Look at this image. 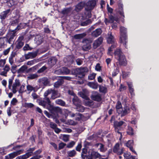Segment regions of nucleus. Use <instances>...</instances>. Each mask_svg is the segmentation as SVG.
I'll return each mask as SVG.
<instances>
[{
	"label": "nucleus",
	"instance_id": "1",
	"mask_svg": "<svg viewBox=\"0 0 159 159\" xmlns=\"http://www.w3.org/2000/svg\"><path fill=\"white\" fill-rule=\"evenodd\" d=\"M96 3L95 0H91L88 1L85 4V10L86 12L85 13L84 15L82 16L84 18H89L91 17V11L94 7Z\"/></svg>",
	"mask_w": 159,
	"mask_h": 159
},
{
	"label": "nucleus",
	"instance_id": "2",
	"mask_svg": "<svg viewBox=\"0 0 159 159\" xmlns=\"http://www.w3.org/2000/svg\"><path fill=\"white\" fill-rule=\"evenodd\" d=\"M107 41L108 43L114 44L111 45L108 49V54L111 55L112 53V51L116 47V44L115 43V39L113 36L112 35L111 32H109L107 34Z\"/></svg>",
	"mask_w": 159,
	"mask_h": 159
},
{
	"label": "nucleus",
	"instance_id": "3",
	"mask_svg": "<svg viewBox=\"0 0 159 159\" xmlns=\"http://www.w3.org/2000/svg\"><path fill=\"white\" fill-rule=\"evenodd\" d=\"M26 24L25 23H20L18 25L15 29L12 31L11 32L10 34V37L8 40H7L9 44H12L13 42L14 38L15 36L16 32L21 29L25 28Z\"/></svg>",
	"mask_w": 159,
	"mask_h": 159
},
{
	"label": "nucleus",
	"instance_id": "4",
	"mask_svg": "<svg viewBox=\"0 0 159 159\" xmlns=\"http://www.w3.org/2000/svg\"><path fill=\"white\" fill-rule=\"evenodd\" d=\"M120 41L121 43L123 44L124 46L126 48L127 38L126 37L127 29L123 26L120 27Z\"/></svg>",
	"mask_w": 159,
	"mask_h": 159
},
{
	"label": "nucleus",
	"instance_id": "5",
	"mask_svg": "<svg viewBox=\"0 0 159 159\" xmlns=\"http://www.w3.org/2000/svg\"><path fill=\"white\" fill-rule=\"evenodd\" d=\"M38 102L39 105L45 108L48 109H50L52 108L51 102L48 98H44L43 100H38Z\"/></svg>",
	"mask_w": 159,
	"mask_h": 159
},
{
	"label": "nucleus",
	"instance_id": "6",
	"mask_svg": "<svg viewBox=\"0 0 159 159\" xmlns=\"http://www.w3.org/2000/svg\"><path fill=\"white\" fill-rule=\"evenodd\" d=\"M88 69L87 67H80L79 69L73 70H72L71 72L72 74L77 73L81 75L82 77H84L85 73L88 72Z\"/></svg>",
	"mask_w": 159,
	"mask_h": 159
},
{
	"label": "nucleus",
	"instance_id": "7",
	"mask_svg": "<svg viewBox=\"0 0 159 159\" xmlns=\"http://www.w3.org/2000/svg\"><path fill=\"white\" fill-rule=\"evenodd\" d=\"M34 150V148H30L28 150L25 154L18 157L16 159H26L32 155L33 152Z\"/></svg>",
	"mask_w": 159,
	"mask_h": 159
},
{
	"label": "nucleus",
	"instance_id": "8",
	"mask_svg": "<svg viewBox=\"0 0 159 159\" xmlns=\"http://www.w3.org/2000/svg\"><path fill=\"white\" fill-rule=\"evenodd\" d=\"M92 42V40L90 39H85L83 41L84 44L83 46V49L85 51H87L91 48L90 43Z\"/></svg>",
	"mask_w": 159,
	"mask_h": 159
},
{
	"label": "nucleus",
	"instance_id": "9",
	"mask_svg": "<svg viewBox=\"0 0 159 159\" xmlns=\"http://www.w3.org/2000/svg\"><path fill=\"white\" fill-rule=\"evenodd\" d=\"M57 112L61 114L63 116V117H64L65 119L67 118V117L68 115H69L71 116V114L72 113L71 112L66 109L61 110L59 107L57 108Z\"/></svg>",
	"mask_w": 159,
	"mask_h": 159
},
{
	"label": "nucleus",
	"instance_id": "10",
	"mask_svg": "<svg viewBox=\"0 0 159 159\" xmlns=\"http://www.w3.org/2000/svg\"><path fill=\"white\" fill-rule=\"evenodd\" d=\"M70 71L67 68L63 67L61 68L56 70L55 73L57 74L68 75L70 73Z\"/></svg>",
	"mask_w": 159,
	"mask_h": 159
},
{
	"label": "nucleus",
	"instance_id": "11",
	"mask_svg": "<svg viewBox=\"0 0 159 159\" xmlns=\"http://www.w3.org/2000/svg\"><path fill=\"white\" fill-rule=\"evenodd\" d=\"M124 123V122L122 121H120V122H115L114 124L115 131L120 135V137L119 138L120 140L121 139L122 135V133L119 131V129L120 128V127Z\"/></svg>",
	"mask_w": 159,
	"mask_h": 159
},
{
	"label": "nucleus",
	"instance_id": "12",
	"mask_svg": "<svg viewBox=\"0 0 159 159\" xmlns=\"http://www.w3.org/2000/svg\"><path fill=\"white\" fill-rule=\"evenodd\" d=\"M20 85V83L19 80L16 79L15 82H14L11 87V89H10L14 93H15L18 90V88Z\"/></svg>",
	"mask_w": 159,
	"mask_h": 159
},
{
	"label": "nucleus",
	"instance_id": "13",
	"mask_svg": "<svg viewBox=\"0 0 159 159\" xmlns=\"http://www.w3.org/2000/svg\"><path fill=\"white\" fill-rule=\"evenodd\" d=\"M114 55L116 58L118 60H124L125 59V56L119 49H117L115 52Z\"/></svg>",
	"mask_w": 159,
	"mask_h": 159
},
{
	"label": "nucleus",
	"instance_id": "14",
	"mask_svg": "<svg viewBox=\"0 0 159 159\" xmlns=\"http://www.w3.org/2000/svg\"><path fill=\"white\" fill-rule=\"evenodd\" d=\"M115 21L117 23H119L120 22L119 18L116 17H114L111 16L109 17V20L105 18V19L104 22L107 25L109 23H114Z\"/></svg>",
	"mask_w": 159,
	"mask_h": 159
},
{
	"label": "nucleus",
	"instance_id": "15",
	"mask_svg": "<svg viewBox=\"0 0 159 159\" xmlns=\"http://www.w3.org/2000/svg\"><path fill=\"white\" fill-rule=\"evenodd\" d=\"M11 13V9H8L5 11L2 12L0 14V18L1 20V22H2L7 17L9 13Z\"/></svg>",
	"mask_w": 159,
	"mask_h": 159
},
{
	"label": "nucleus",
	"instance_id": "16",
	"mask_svg": "<svg viewBox=\"0 0 159 159\" xmlns=\"http://www.w3.org/2000/svg\"><path fill=\"white\" fill-rule=\"evenodd\" d=\"M24 37L23 36L19 37L16 42V47L18 49L20 48L24 45L23 40Z\"/></svg>",
	"mask_w": 159,
	"mask_h": 159
},
{
	"label": "nucleus",
	"instance_id": "17",
	"mask_svg": "<svg viewBox=\"0 0 159 159\" xmlns=\"http://www.w3.org/2000/svg\"><path fill=\"white\" fill-rule=\"evenodd\" d=\"M113 151L114 153H116L117 154L120 155L123 153V148L120 149L119 144L117 143L113 148Z\"/></svg>",
	"mask_w": 159,
	"mask_h": 159
},
{
	"label": "nucleus",
	"instance_id": "18",
	"mask_svg": "<svg viewBox=\"0 0 159 159\" xmlns=\"http://www.w3.org/2000/svg\"><path fill=\"white\" fill-rule=\"evenodd\" d=\"M103 39L100 37L95 40L93 43V47L94 49H96L99 47L102 43Z\"/></svg>",
	"mask_w": 159,
	"mask_h": 159
},
{
	"label": "nucleus",
	"instance_id": "19",
	"mask_svg": "<svg viewBox=\"0 0 159 159\" xmlns=\"http://www.w3.org/2000/svg\"><path fill=\"white\" fill-rule=\"evenodd\" d=\"M89 154L91 155L93 158H95L100 157L101 156L99 153L93 149H90L89 152Z\"/></svg>",
	"mask_w": 159,
	"mask_h": 159
},
{
	"label": "nucleus",
	"instance_id": "20",
	"mask_svg": "<svg viewBox=\"0 0 159 159\" xmlns=\"http://www.w3.org/2000/svg\"><path fill=\"white\" fill-rule=\"evenodd\" d=\"M95 146L98 148V149L101 152H104L107 150V148L104 144L101 143H98L95 144Z\"/></svg>",
	"mask_w": 159,
	"mask_h": 159
},
{
	"label": "nucleus",
	"instance_id": "21",
	"mask_svg": "<svg viewBox=\"0 0 159 159\" xmlns=\"http://www.w3.org/2000/svg\"><path fill=\"white\" fill-rule=\"evenodd\" d=\"M85 2H81L75 6V10L77 11H79L82 10L85 6Z\"/></svg>",
	"mask_w": 159,
	"mask_h": 159
},
{
	"label": "nucleus",
	"instance_id": "22",
	"mask_svg": "<svg viewBox=\"0 0 159 159\" xmlns=\"http://www.w3.org/2000/svg\"><path fill=\"white\" fill-rule=\"evenodd\" d=\"M39 82L44 86L49 85L50 81L46 77H43L39 80Z\"/></svg>",
	"mask_w": 159,
	"mask_h": 159
},
{
	"label": "nucleus",
	"instance_id": "23",
	"mask_svg": "<svg viewBox=\"0 0 159 159\" xmlns=\"http://www.w3.org/2000/svg\"><path fill=\"white\" fill-rule=\"evenodd\" d=\"M92 98L93 100L97 101H99L101 99L100 95L98 93L96 92L93 93Z\"/></svg>",
	"mask_w": 159,
	"mask_h": 159
},
{
	"label": "nucleus",
	"instance_id": "24",
	"mask_svg": "<svg viewBox=\"0 0 159 159\" xmlns=\"http://www.w3.org/2000/svg\"><path fill=\"white\" fill-rule=\"evenodd\" d=\"M88 92L86 89H84L83 90V92H80L78 93L84 99L88 98Z\"/></svg>",
	"mask_w": 159,
	"mask_h": 159
},
{
	"label": "nucleus",
	"instance_id": "25",
	"mask_svg": "<svg viewBox=\"0 0 159 159\" xmlns=\"http://www.w3.org/2000/svg\"><path fill=\"white\" fill-rule=\"evenodd\" d=\"M118 8L116 9V11L118 12L120 15L124 17V15L123 11V5L120 2H119L118 4Z\"/></svg>",
	"mask_w": 159,
	"mask_h": 159
},
{
	"label": "nucleus",
	"instance_id": "26",
	"mask_svg": "<svg viewBox=\"0 0 159 159\" xmlns=\"http://www.w3.org/2000/svg\"><path fill=\"white\" fill-rule=\"evenodd\" d=\"M37 51L30 52L25 55V58L26 59H33L37 56Z\"/></svg>",
	"mask_w": 159,
	"mask_h": 159
},
{
	"label": "nucleus",
	"instance_id": "27",
	"mask_svg": "<svg viewBox=\"0 0 159 159\" xmlns=\"http://www.w3.org/2000/svg\"><path fill=\"white\" fill-rule=\"evenodd\" d=\"M51 96L50 99H55L59 97L60 96V94L56 90L52 89V92H51Z\"/></svg>",
	"mask_w": 159,
	"mask_h": 159
},
{
	"label": "nucleus",
	"instance_id": "28",
	"mask_svg": "<svg viewBox=\"0 0 159 159\" xmlns=\"http://www.w3.org/2000/svg\"><path fill=\"white\" fill-rule=\"evenodd\" d=\"M7 39L5 37L0 38V48H3L6 45Z\"/></svg>",
	"mask_w": 159,
	"mask_h": 159
},
{
	"label": "nucleus",
	"instance_id": "29",
	"mask_svg": "<svg viewBox=\"0 0 159 159\" xmlns=\"http://www.w3.org/2000/svg\"><path fill=\"white\" fill-rule=\"evenodd\" d=\"M83 116L80 113H72L71 115V117H75V120H80V119L82 118Z\"/></svg>",
	"mask_w": 159,
	"mask_h": 159
},
{
	"label": "nucleus",
	"instance_id": "30",
	"mask_svg": "<svg viewBox=\"0 0 159 159\" xmlns=\"http://www.w3.org/2000/svg\"><path fill=\"white\" fill-rule=\"evenodd\" d=\"M127 84L128 86L129 90L131 95L133 96L134 95V89L133 88V85L132 82H128L127 83Z\"/></svg>",
	"mask_w": 159,
	"mask_h": 159
},
{
	"label": "nucleus",
	"instance_id": "31",
	"mask_svg": "<svg viewBox=\"0 0 159 159\" xmlns=\"http://www.w3.org/2000/svg\"><path fill=\"white\" fill-rule=\"evenodd\" d=\"M19 22V20L18 18L16 19L15 20H12L10 22V25L11 27H14L16 26H17L18 25H19L21 23L18 24ZM22 24L23 23H21Z\"/></svg>",
	"mask_w": 159,
	"mask_h": 159
},
{
	"label": "nucleus",
	"instance_id": "32",
	"mask_svg": "<svg viewBox=\"0 0 159 159\" xmlns=\"http://www.w3.org/2000/svg\"><path fill=\"white\" fill-rule=\"evenodd\" d=\"M102 32V30L100 29H97L92 32V36L96 37L100 35Z\"/></svg>",
	"mask_w": 159,
	"mask_h": 159
},
{
	"label": "nucleus",
	"instance_id": "33",
	"mask_svg": "<svg viewBox=\"0 0 159 159\" xmlns=\"http://www.w3.org/2000/svg\"><path fill=\"white\" fill-rule=\"evenodd\" d=\"M87 85L93 89H96L98 87V84L97 83L89 82L87 84Z\"/></svg>",
	"mask_w": 159,
	"mask_h": 159
},
{
	"label": "nucleus",
	"instance_id": "34",
	"mask_svg": "<svg viewBox=\"0 0 159 159\" xmlns=\"http://www.w3.org/2000/svg\"><path fill=\"white\" fill-rule=\"evenodd\" d=\"M116 111L118 114H120L121 113H122V106L120 102L119 101L117 102L116 105Z\"/></svg>",
	"mask_w": 159,
	"mask_h": 159
},
{
	"label": "nucleus",
	"instance_id": "35",
	"mask_svg": "<svg viewBox=\"0 0 159 159\" xmlns=\"http://www.w3.org/2000/svg\"><path fill=\"white\" fill-rule=\"evenodd\" d=\"M130 109L129 107L127 106L124 107L123 109L122 110V116H124L129 112Z\"/></svg>",
	"mask_w": 159,
	"mask_h": 159
},
{
	"label": "nucleus",
	"instance_id": "36",
	"mask_svg": "<svg viewBox=\"0 0 159 159\" xmlns=\"http://www.w3.org/2000/svg\"><path fill=\"white\" fill-rule=\"evenodd\" d=\"M21 150L17 151L9 154V155L10 156L11 159H12L16 156L20 154L21 153Z\"/></svg>",
	"mask_w": 159,
	"mask_h": 159
},
{
	"label": "nucleus",
	"instance_id": "37",
	"mask_svg": "<svg viewBox=\"0 0 159 159\" xmlns=\"http://www.w3.org/2000/svg\"><path fill=\"white\" fill-rule=\"evenodd\" d=\"M35 41L37 44H40L43 41L42 37L39 35L36 36L35 38Z\"/></svg>",
	"mask_w": 159,
	"mask_h": 159
},
{
	"label": "nucleus",
	"instance_id": "38",
	"mask_svg": "<svg viewBox=\"0 0 159 159\" xmlns=\"http://www.w3.org/2000/svg\"><path fill=\"white\" fill-rule=\"evenodd\" d=\"M84 103L85 106H89L92 105V101L90 100L89 98L88 97V98L84 99Z\"/></svg>",
	"mask_w": 159,
	"mask_h": 159
},
{
	"label": "nucleus",
	"instance_id": "39",
	"mask_svg": "<svg viewBox=\"0 0 159 159\" xmlns=\"http://www.w3.org/2000/svg\"><path fill=\"white\" fill-rule=\"evenodd\" d=\"M76 106V109L78 111L83 112L84 110V108L79 103L75 105Z\"/></svg>",
	"mask_w": 159,
	"mask_h": 159
},
{
	"label": "nucleus",
	"instance_id": "40",
	"mask_svg": "<svg viewBox=\"0 0 159 159\" xmlns=\"http://www.w3.org/2000/svg\"><path fill=\"white\" fill-rule=\"evenodd\" d=\"M86 35V34L83 33L81 34H77L74 36L75 38L76 39H80L83 38Z\"/></svg>",
	"mask_w": 159,
	"mask_h": 159
},
{
	"label": "nucleus",
	"instance_id": "41",
	"mask_svg": "<svg viewBox=\"0 0 159 159\" xmlns=\"http://www.w3.org/2000/svg\"><path fill=\"white\" fill-rule=\"evenodd\" d=\"M56 104L60 105L62 106H64L65 105V102L63 100L61 99H57L55 101Z\"/></svg>",
	"mask_w": 159,
	"mask_h": 159
},
{
	"label": "nucleus",
	"instance_id": "42",
	"mask_svg": "<svg viewBox=\"0 0 159 159\" xmlns=\"http://www.w3.org/2000/svg\"><path fill=\"white\" fill-rule=\"evenodd\" d=\"M73 97V98H72L73 102L75 105H76L80 103V101L76 96L75 95Z\"/></svg>",
	"mask_w": 159,
	"mask_h": 159
},
{
	"label": "nucleus",
	"instance_id": "43",
	"mask_svg": "<svg viewBox=\"0 0 159 159\" xmlns=\"http://www.w3.org/2000/svg\"><path fill=\"white\" fill-rule=\"evenodd\" d=\"M76 153V151L75 150L69 151L67 152L68 156L70 157H74Z\"/></svg>",
	"mask_w": 159,
	"mask_h": 159
},
{
	"label": "nucleus",
	"instance_id": "44",
	"mask_svg": "<svg viewBox=\"0 0 159 159\" xmlns=\"http://www.w3.org/2000/svg\"><path fill=\"white\" fill-rule=\"evenodd\" d=\"M99 88V91L101 93H105L107 92V89L105 87L102 86H100Z\"/></svg>",
	"mask_w": 159,
	"mask_h": 159
},
{
	"label": "nucleus",
	"instance_id": "45",
	"mask_svg": "<svg viewBox=\"0 0 159 159\" xmlns=\"http://www.w3.org/2000/svg\"><path fill=\"white\" fill-rule=\"evenodd\" d=\"M63 83V81L62 80H59L54 83V86L55 88H58Z\"/></svg>",
	"mask_w": 159,
	"mask_h": 159
},
{
	"label": "nucleus",
	"instance_id": "46",
	"mask_svg": "<svg viewBox=\"0 0 159 159\" xmlns=\"http://www.w3.org/2000/svg\"><path fill=\"white\" fill-rule=\"evenodd\" d=\"M26 89L27 91L29 92V93H30L31 91L34 90V87L31 85L28 84L26 86Z\"/></svg>",
	"mask_w": 159,
	"mask_h": 159
},
{
	"label": "nucleus",
	"instance_id": "47",
	"mask_svg": "<svg viewBox=\"0 0 159 159\" xmlns=\"http://www.w3.org/2000/svg\"><path fill=\"white\" fill-rule=\"evenodd\" d=\"M27 67L26 66H23L21 67L18 70V72L20 73H22L27 69Z\"/></svg>",
	"mask_w": 159,
	"mask_h": 159
},
{
	"label": "nucleus",
	"instance_id": "48",
	"mask_svg": "<svg viewBox=\"0 0 159 159\" xmlns=\"http://www.w3.org/2000/svg\"><path fill=\"white\" fill-rule=\"evenodd\" d=\"M51 92H52V89H48V90H46L44 94V98H48L47 96L50 94H51Z\"/></svg>",
	"mask_w": 159,
	"mask_h": 159
},
{
	"label": "nucleus",
	"instance_id": "49",
	"mask_svg": "<svg viewBox=\"0 0 159 159\" xmlns=\"http://www.w3.org/2000/svg\"><path fill=\"white\" fill-rule=\"evenodd\" d=\"M38 77V75L36 74H30L28 75L27 78L29 79H33Z\"/></svg>",
	"mask_w": 159,
	"mask_h": 159
},
{
	"label": "nucleus",
	"instance_id": "50",
	"mask_svg": "<svg viewBox=\"0 0 159 159\" xmlns=\"http://www.w3.org/2000/svg\"><path fill=\"white\" fill-rule=\"evenodd\" d=\"M34 105L31 103H25L23 106L26 108H32L34 106Z\"/></svg>",
	"mask_w": 159,
	"mask_h": 159
},
{
	"label": "nucleus",
	"instance_id": "51",
	"mask_svg": "<svg viewBox=\"0 0 159 159\" xmlns=\"http://www.w3.org/2000/svg\"><path fill=\"white\" fill-rule=\"evenodd\" d=\"M127 133L129 135H133L134 133L133 128L131 127L128 126Z\"/></svg>",
	"mask_w": 159,
	"mask_h": 159
},
{
	"label": "nucleus",
	"instance_id": "52",
	"mask_svg": "<svg viewBox=\"0 0 159 159\" xmlns=\"http://www.w3.org/2000/svg\"><path fill=\"white\" fill-rule=\"evenodd\" d=\"M117 64H118L121 66H125L126 64V60H118V61L117 62Z\"/></svg>",
	"mask_w": 159,
	"mask_h": 159
},
{
	"label": "nucleus",
	"instance_id": "53",
	"mask_svg": "<svg viewBox=\"0 0 159 159\" xmlns=\"http://www.w3.org/2000/svg\"><path fill=\"white\" fill-rule=\"evenodd\" d=\"M133 144V140H129L128 142L125 144L126 146L129 148L132 147Z\"/></svg>",
	"mask_w": 159,
	"mask_h": 159
},
{
	"label": "nucleus",
	"instance_id": "54",
	"mask_svg": "<svg viewBox=\"0 0 159 159\" xmlns=\"http://www.w3.org/2000/svg\"><path fill=\"white\" fill-rule=\"evenodd\" d=\"M91 23V20L90 19H89L85 21L82 22L81 25L82 26H86Z\"/></svg>",
	"mask_w": 159,
	"mask_h": 159
},
{
	"label": "nucleus",
	"instance_id": "55",
	"mask_svg": "<svg viewBox=\"0 0 159 159\" xmlns=\"http://www.w3.org/2000/svg\"><path fill=\"white\" fill-rule=\"evenodd\" d=\"M96 74L94 73L90 74L88 76V79L89 80H92L94 79L95 77Z\"/></svg>",
	"mask_w": 159,
	"mask_h": 159
},
{
	"label": "nucleus",
	"instance_id": "56",
	"mask_svg": "<svg viewBox=\"0 0 159 159\" xmlns=\"http://www.w3.org/2000/svg\"><path fill=\"white\" fill-rule=\"evenodd\" d=\"M32 48L30 47L29 45L28 44H26L24 47L23 48V49L24 50H31L32 49Z\"/></svg>",
	"mask_w": 159,
	"mask_h": 159
},
{
	"label": "nucleus",
	"instance_id": "57",
	"mask_svg": "<svg viewBox=\"0 0 159 159\" xmlns=\"http://www.w3.org/2000/svg\"><path fill=\"white\" fill-rule=\"evenodd\" d=\"M62 139L65 142H67L68 141L69 139V136L67 135H63Z\"/></svg>",
	"mask_w": 159,
	"mask_h": 159
},
{
	"label": "nucleus",
	"instance_id": "58",
	"mask_svg": "<svg viewBox=\"0 0 159 159\" xmlns=\"http://www.w3.org/2000/svg\"><path fill=\"white\" fill-rule=\"evenodd\" d=\"M66 124L69 125H75L76 124V123L73 120H68Z\"/></svg>",
	"mask_w": 159,
	"mask_h": 159
},
{
	"label": "nucleus",
	"instance_id": "59",
	"mask_svg": "<svg viewBox=\"0 0 159 159\" xmlns=\"http://www.w3.org/2000/svg\"><path fill=\"white\" fill-rule=\"evenodd\" d=\"M18 101L15 98H13L11 102V105H15L17 102Z\"/></svg>",
	"mask_w": 159,
	"mask_h": 159
},
{
	"label": "nucleus",
	"instance_id": "60",
	"mask_svg": "<svg viewBox=\"0 0 159 159\" xmlns=\"http://www.w3.org/2000/svg\"><path fill=\"white\" fill-rule=\"evenodd\" d=\"M124 157L126 159H130L131 155L129 152H126L124 154Z\"/></svg>",
	"mask_w": 159,
	"mask_h": 159
},
{
	"label": "nucleus",
	"instance_id": "61",
	"mask_svg": "<svg viewBox=\"0 0 159 159\" xmlns=\"http://www.w3.org/2000/svg\"><path fill=\"white\" fill-rule=\"evenodd\" d=\"M75 144V142L73 141H71L68 144L67 147L68 148L72 147Z\"/></svg>",
	"mask_w": 159,
	"mask_h": 159
},
{
	"label": "nucleus",
	"instance_id": "62",
	"mask_svg": "<svg viewBox=\"0 0 159 159\" xmlns=\"http://www.w3.org/2000/svg\"><path fill=\"white\" fill-rule=\"evenodd\" d=\"M14 5V3L13 0H10L7 2V5L9 7H11Z\"/></svg>",
	"mask_w": 159,
	"mask_h": 159
},
{
	"label": "nucleus",
	"instance_id": "63",
	"mask_svg": "<svg viewBox=\"0 0 159 159\" xmlns=\"http://www.w3.org/2000/svg\"><path fill=\"white\" fill-rule=\"evenodd\" d=\"M47 69V67L45 66H43L38 71V73H41L43 72Z\"/></svg>",
	"mask_w": 159,
	"mask_h": 159
},
{
	"label": "nucleus",
	"instance_id": "64",
	"mask_svg": "<svg viewBox=\"0 0 159 159\" xmlns=\"http://www.w3.org/2000/svg\"><path fill=\"white\" fill-rule=\"evenodd\" d=\"M84 159H93V157L91 155L89 154L88 153V154L84 156V157L83 158Z\"/></svg>",
	"mask_w": 159,
	"mask_h": 159
}]
</instances>
